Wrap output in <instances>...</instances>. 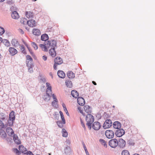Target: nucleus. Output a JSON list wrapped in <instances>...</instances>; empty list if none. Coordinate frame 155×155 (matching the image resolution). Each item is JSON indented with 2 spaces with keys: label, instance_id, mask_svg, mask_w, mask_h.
<instances>
[{
  "label": "nucleus",
  "instance_id": "obj_1",
  "mask_svg": "<svg viewBox=\"0 0 155 155\" xmlns=\"http://www.w3.org/2000/svg\"><path fill=\"white\" fill-rule=\"evenodd\" d=\"M94 117L91 114H88L86 117V120L87 121V125L90 129L91 128V124L94 122Z\"/></svg>",
  "mask_w": 155,
  "mask_h": 155
},
{
  "label": "nucleus",
  "instance_id": "obj_2",
  "mask_svg": "<svg viewBox=\"0 0 155 155\" xmlns=\"http://www.w3.org/2000/svg\"><path fill=\"white\" fill-rule=\"evenodd\" d=\"M15 112L13 111H12L10 113L9 116V119L8 120V124L10 126H12L14 121L15 120Z\"/></svg>",
  "mask_w": 155,
  "mask_h": 155
},
{
  "label": "nucleus",
  "instance_id": "obj_3",
  "mask_svg": "<svg viewBox=\"0 0 155 155\" xmlns=\"http://www.w3.org/2000/svg\"><path fill=\"white\" fill-rule=\"evenodd\" d=\"M118 140L116 139L110 140L109 142V145L111 147L115 148L118 146Z\"/></svg>",
  "mask_w": 155,
  "mask_h": 155
},
{
  "label": "nucleus",
  "instance_id": "obj_4",
  "mask_svg": "<svg viewBox=\"0 0 155 155\" xmlns=\"http://www.w3.org/2000/svg\"><path fill=\"white\" fill-rule=\"evenodd\" d=\"M112 125V122L110 120H107L104 122L103 127L104 129H107L110 127Z\"/></svg>",
  "mask_w": 155,
  "mask_h": 155
},
{
  "label": "nucleus",
  "instance_id": "obj_5",
  "mask_svg": "<svg viewBox=\"0 0 155 155\" xmlns=\"http://www.w3.org/2000/svg\"><path fill=\"white\" fill-rule=\"evenodd\" d=\"M105 134L106 137L109 139L113 138L114 135V132L110 130H107L105 132Z\"/></svg>",
  "mask_w": 155,
  "mask_h": 155
},
{
  "label": "nucleus",
  "instance_id": "obj_6",
  "mask_svg": "<svg viewBox=\"0 0 155 155\" xmlns=\"http://www.w3.org/2000/svg\"><path fill=\"white\" fill-rule=\"evenodd\" d=\"M101 127V124L97 121L94 122L92 126V128L96 130H98Z\"/></svg>",
  "mask_w": 155,
  "mask_h": 155
},
{
  "label": "nucleus",
  "instance_id": "obj_7",
  "mask_svg": "<svg viewBox=\"0 0 155 155\" xmlns=\"http://www.w3.org/2000/svg\"><path fill=\"white\" fill-rule=\"evenodd\" d=\"M47 44L48 45L49 48L50 47H51L53 48H54V47L56 46L57 42L55 40H51L50 41H48L47 42Z\"/></svg>",
  "mask_w": 155,
  "mask_h": 155
},
{
  "label": "nucleus",
  "instance_id": "obj_8",
  "mask_svg": "<svg viewBox=\"0 0 155 155\" xmlns=\"http://www.w3.org/2000/svg\"><path fill=\"white\" fill-rule=\"evenodd\" d=\"M118 142V146L120 148H123L126 146V141L122 138L120 139Z\"/></svg>",
  "mask_w": 155,
  "mask_h": 155
},
{
  "label": "nucleus",
  "instance_id": "obj_9",
  "mask_svg": "<svg viewBox=\"0 0 155 155\" xmlns=\"http://www.w3.org/2000/svg\"><path fill=\"white\" fill-rule=\"evenodd\" d=\"M47 43L46 42L45 44H40L39 46L42 50L44 51H47L48 50V48H49L48 45H47Z\"/></svg>",
  "mask_w": 155,
  "mask_h": 155
},
{
  "label": "nucleus",
  "instance_id": "obj_10",
  "mask_svg": "<svg viewBox=\"0 0 155 155\" xmlns=\"http://www.w3.org/2000/svg\"><path fill=\"white\" fill-rule=\"evenodd\" d=\"M124 133L125 131L123 129H120L117 130L115 133L116 136L118 137H121Z\"/></svg>",
  "mask_w": 155,
  "mask_h": 155
},
{
  "label": "nucleus",
  "instance_id": "obj_11",
  "mask_svg": "<svg viewBox=\"0 0 155 155\" xmlns=\"http://www.w3.org/2000/svg\"><path fill=\"white\" fill-rule=\"evenodd\" d=\"M77 102L79 105L82 106L84 105L85 104V101L84 99L81 97L78 98Z\"/></svg>",
  "mask_w": 155,
  "mask_h": 155
},
{
  "label": "nucleus",
  "instance_id": "obj_12",
  "mask_svg": "<svg viewBox=\"0 0 155 155\" xmlns=\"http://www.w3.org/2000/svg\"><path fill=\"white\" fill-rule=\"evenodd\" d=\"M8 51L10 54L12 56L14 55L18 52L17 50L14 48L10 47Z\"/></svg>",
  "mask_w": 155,
  "mask_h": 155
},
{
  "label": "nucleus",
  "instance_id": "obj_13",
  "mask_svg": "<svg viewBox=\"0 0 155 155\" xmlns=\"http://www.w3.org/2000/svg\"><path fill=\"white\" fill-rule=\"evenodd\" d=\"M27 23L29 26L33 27L35 26L36 22L34 20L32 19L27 21Z\"/></svg>",
  "mask_w": 155,
  "mask_h": 155
},
{
  "label": "nucleus",
  "instance_id": "obj_14",
  "mask_svg": "<svg viewBox=\"0 0 155 155\" xmlns=\"http://www.w3.org/2000/svg\"><path fill=\"white\" fill-rule=\"evenodd\" d=\"M114 127L116 129H119L121 127V124L118 121L114 122L113 124Z\"/></svg>",
  "mask_w": 155,
  "mask_h": 155
},
{
  "label": "nucleus",
  "instance_id": "obj_15",
  "mask_svg": "<svg viewBox=\"0 0 155 155\" xmlns=\"http://www.w3.org/2000/svg\"><path fill=\"white\" fill-rule=\"evenodd\" d=\"M46 85L47 87V89L46 90V93L49 94L51 92V87L49 83H46Z\"/></svg>",
  "mask_w": 155,
  "mask_h": 155
},
{
  "label": "nucleus",
  "instance_id": "obj_16",
  "mask_svg": "<svg viewBox=\"0 0 155 155\" xmlns=\"http://www.w3.org/2000/svg\"><path fill=\"white\" fill-rule=\"evenodd\" d=\"M11 16L12 18L14 19H17L19 18L18 14L16 11L13 12Z\"/></svg>",
  "mask_w": 155,
  "mask_h": 155
},
{
  "label": "nucleus",
  "instance_id": "obj_17",
  "mask_svg": "<svg viewBox=\"0 0 155 155\" xmlns=\"http://www.w3.org/2000/svg\"><path fill=\"white\" fill-rule=\"evenodd\" d=\"M58 77L61 78H64L65 76V74L64 72L61 70H59L57 72Z\"/></svg>",
  "mask_w": 155,
  "mask_h": 155
},
{
  "label": "nucleus",
  "instance_id": "obj_18",
  "mask_svg": "<svg viewBox=\"0 0 155 155\" xmlns=\"http://www.w3.org/2000/svg\"><path fill=\"white\" fill-rule=\"evenodd\" d=\"M32 33L33 35L36 36H39L41 34V32L40 30L36 28H34L33 29Z\"/></svg>",
  "mask_w": 155,
  "mask_h": 155
},
{
  "label": "nucleus",
  "instance_id": "obj_19",
  "mask_svg": "<svg viewBox=\"0 0 155 155\" xmlns=\"http://www.w3.org/2000/svg\"><path fill=\"white\" fill-rule=\"evenodd\" d=\"M25 15L26 17L28 18H31L33 17V13L30 11H26L25 13Z\"/></svg>",
  "mask_w": 155,
  "mask_h": 155
},
{
  "label": "nucleus",
  "instance_id": "obj_20",
  "mask_svg": "<svg viewBox=\"0 0 155 155\" xmlns=\"http://www.w3.org/2000/svg\"><path fill=\"white\" fill-rule=\"evenodd\" d=\"M19 149L20 152L24 154H26L28 152L26 148L22 145L19 146Z\"/></svg>",
  "mask_w": 155,
  "mask_h": 155
},
{
  "label": "nucleus",
  "instance_id": "obj_21",
  "mask_svg": "<svg viewBox=\"0 0 155 155\" xmlns=\"http://www.w3.org/2000/svg\"><path fill=\"white\" fill-rule=\"evenodd\" d=\"M6 132L9 136H12L14 132L12 129L10 127H8L6 129Z\"/></svg>",
  "mask_w": 155,
  "mask_h": 155
},
{
  "label": "nucleus",
  "instance_id": "obj_22",
  "mask_svg": "<svg viewBox=\"0 0 155 155\" xmlns=\"http://www.w3.org/2000/svg\"><path fill=\"white\" fill-rule=\"evenodd\" d=\"M49 53L52 57H54L56 55L54 48L50 49L49 51Z\"/></svg>",
  "mask_w": 155,
  "mask_h": 155
},
{
  "label": "nucleus",
  "instance_id": "obj_23",
  "mask_svg": "<svg viewBox=\"0 0 155 155\" xmlns=\"http://www.w3.org/2000/svg\"><path fill=\"white\" fill-rule=\"evenodd\" d=\"M54 62L59 65L63 63V61L60 57H57L54 59Z\"/></svg>",
  "mask_w": 155,
  "mask_h": 155
},
{
  "label": "nucleus",
  "instance_id": "obj_24",
  "mask_svg": "<svg viewBox=\"0 0 155 155\" xmlns=\"http://www.w3.org/2000/svg\"><path fill=\"white\" fill-rule=\"evenodd\" d=\"M13 140L16 143L18 144H20L21 141L20 140H19L17 135H14L13 136Z\"/></svg>",
  "mask_w": 155,
  "mask_h": 155
},
{
  "label": "nucleus",
  "instance_id": "obj_25",
  "mask_svg": "<svg viewBox=\"0 0 155 155\" xmlns=\"http://www.w3.org/2000/svg\"><path fill=\"white\" fill-rule=\"evenodd\" d=\"M71 94L72 96L76 98H77L79 96L78 92L75 90H73L71 92Z\"/></svg>",
  "mask_w": 155,
  "mask_h": 155
},
{
  "label": "nucleus",
  "instance_id": "obj_26",
  "mask_svg": "<svg viewBox=\"0 0 155 155\" xmlns=\"http://www.w3.org/2000/svg\"><path fill=\"white\" fill-rule=\"evenodd\" d=\"M84 109L85 112L88 114L91 113V110L89 106L86 105L84 106Z\"/></svg>",
  "mask_w": 155,
  "mask_h": 155
},
{
  "label": "nucleus",
  "instance_id": "obj_27",
  "mask_svg": "<svg viewBox=\"0 0 155 155\" xmlns=\"http://www.w3.org/2000/svg\"><path fill=\"white\" fill-rule=\"evenodd\" d=\"M48 36L47 34H44L41 36V40L43 41H46L48 39Z\"/></svg>",
  "mask_w": 155,
  "mask_h": 155
},
{
  "label": "nucleus",
  "instance_id": "obj_28",
  "mask_svg": "<svg viewBox=\"0 0 155 155\" xmlns=\"http://www.w3.org/2000/svg\"><path fill=\"white\" fill-rule=\"evenodd\" d=\"M43 99L45 101H48L50 99L49 94L46 93L42 97Z\"/></svg>",
  "mask_w": 155,
  "mask_h": 155
},
{
  "label": "nucleus",
  "instance_id": "obj_29",
  "mask_svg": "<svg viewBox=\"0 0 155 155\" xmlns=\"http://www.w3.org/2000/svg\"><path fill=\"white\" fill-rule=\"evenodd\" d=\"M67 76L69 78L71 79H73L75 77L74 74L73 72L70 71H69L68 72Z\"/></svg>",
  "mask_w": 155,
  "mask_h": 155
},
{
  "label": "nucleus",
  "instance_id": "obj_30",
  "mask_svg": "<svg viewBox=\"0 0 155 155\" xmlns=\"http://www.w3.org/2000/svg\"><path fill=\"white\" fill-rule=\"evenodd\" d=\"M65 83L66 86L69 87H71L72 86V83L71 81L69 80H67L66 81Z\"/></svg>",
  "mask_w": 155,
  "mask_h": 155
},
{
  "label": "nucleus",
  "instance_id": "obj_31",
  "mask_svg": "<svg viewBox=\"0 0 155 155\" xmlns=\"http://www.w3.org/2000/svg\"><path fill=\"white\" fill-rule=\"evenodd\" d=\"M2 41H3V43L7 47L9 46L10 45V43L7 40L4 39L3 40H2Z\"/></svg>",
  "mask_w": 155,
  "mask_h": 155
},
{
  "label": "nucleus",
  "instance_id": "obj_32",
  "mask_svg": "<svg viewBox=\"0 0 155 155\" xmlns=\"http://www.w3.org/2000/svg\"><path fill=\"white\" fill-rule=\"evenodd\" d=\"M59 113L60 114L61 118L62 120V121L63 122V123L65 124V120L63 113L62 112V111H59Z\"/></svg>",
  "mask_w": 155,
  "mask_h": 155
},
{
  "label": "nucleus",
  "instance_id": "obj_33",
  "mask_svg": "<svg viewBox=\"0 0 155 155\" xmlns=\"http://www.w3.org/2000/svg\"><path fill=\"white\" fill-rule=\"evenodd\" d=\"M62 136L63 137H67L68 136V133L67 131L64 129H62Z\"/></svg>",
  "mask_w": 155,
  "mask_h": 155
},
{
  "label": "nucleus",
  "instance_id": "obj_34",
  "mask_svg": "<svg viewBox=\"0 0 155 155\" xmlns=\"http://www.w3.org/2000/svg\"><path fill=\"white\" fill-rule=\"evenodd\" d=\"M56 123L58 126L60 128L62 127L63 126V124H65L63 123V121H58Z\"/></svg>",
  "mask_w": 155,
  "mask_h": 155
},
{
  "label": "nucleus",
  "instance_id": "obj_35",
  "mask_svg": "<svg viewBox=\"0 0 155 155\" xmlns=\"http://www.w3.org/2000/svg\"><path fill=\"white\" fill-rule=\"evenodd\" d=\"M26 64L28 67H31V66H33V61H26Z\"/></svg>",
  "mask_w": 155,
  "mask_h": 155
},
{
  "label": "nucleus",
  "instance_id": "obj_36",
  "mask_svg": "<svg viewBox=\"0 0 155 155\" xmlns=\"http://www.w3.org/2000/svg\"><path fill=\"white\" fill-rule=\"evenodd\" d=\"M100 141L101 143L104 147H107V144L105 141L103 139H101L100 140Z\"/></svg>",
  "mask_w": 155,
  "mask_h": 155
},
{
  "label": "nucleus",
  "instance_id": "obj_37",
  "mask_svg": "<svg viewBox=\"0 0 155 155\" xmlns=\"http://www.w3.org/2000/svg\"><path fill=\"white\" fill-rule=\"evenodd\" d=\"M122 155H130L129 152L126 150H124L122 151L121 153Z\"/></svg>",
  "mask_w": 155,
  "mask_h": 155
},
{
  "label": "nucleus",
  "instance_id": "obj_38",
  "mask_svg": "<svg viewBox=\"0 0 155 155\" xmlns=\"http://www.w3.org/2000/svg\"><path fill=\"white\" fill-rule=\"evenodd\" d=\"M21 50V52L24 54H26V53L25 49V48L23 45H21L20 48Z\"/></svg>",
  "mask_w": 155,
  "mask_h": 155
},
{
  "label": "nucleus",
  "instance_id": "obj_39",
  "mask_svg": "<svg viewBox=\"0 0 155 155\" xmlns=\"http://www.w3.org/2000/svg\"><path fill=\"white\" fill-rule=\"evenodd\" d=\"M0 134H1L0 135L2 134L1 136L3 138H5L6 137V133L4 131H2L0 133Z\"/></svg>",
  "mask_w": 155,
  "mask_h": 155
},
{
  "label": "nucleus",
  "instance_id": "obj_40",
  "mask_svg": "<svg viewBox=\"0 0 155 155\" xmlns=\"http://www.w3.org/2000/svg\"><path fill=\"white\" fill-rule=\"evenodd\" d=\"M6 116L5 114L1 113H0V118L2 120H4L5 119Z\"/></svg>",
  "mask_w": 155,
  "mask_h": 155
},
{
  "label": "nucleus",
  "instance_id": "obj_41",
  "mask_svg": "<svg viewBox=\"0 0 155 155\" xmlns=\"http://www.w3.org/2000/svg\"><path fill=\"white\" fill-rule=\"evenodd\" d=\"M26 61H33V59L31 57L28 55L26 56Z\"/></svg>",
  "mask_w": 155,
  "mask_h": 155
},
{
  "label": "nucleus",
  "instance_id": "obj_42",
  "mask_svg": "<svg viewBox=\"0 0 155 155\" xmlns=\"http://www.w3.org/2000/svg\"><path fill=\"white\" fill-rule=\"evenodd\" d=\"M27 21V19L25 18H22L21 19L20 22L21 24L24 25L26 23Z\"/></svg>",
  "mask_w": 155,
  "mask_h": 155
},
{
  "label": "nucleus",
  "instance_id": "obj_43",
  "mask_svg": "<svg viewBox=\"0 0 155 155\" xmlns=\"http://www.w3.org/2000/svg\"><path fill=\"white\" fill-rule=\"evenodd\" d=\"M58 102V100H54L52 102V105L53 106L55 107H58L57 102Z\"/></svg>",
  "mask_w": 155,
  "mask_h": 155
},
{
  "label": "nucleus",
  "instance_id": "obj_44",
  "mask_svg": "<svg viewBox=\"0 0 155 155\" xmlns=\"http://www.w3.org/2000/svg\"><path fill=\"white\" fill-rule=\"evenodd\" d=\"M31 45L35 50H37L38 49V46L36 43L35 42H32Z\"/></svg>",
  "mask_w": 155,
  "mask_h": 155
},
{
  "label": "nucleus",
  "instance_id": "obj_45",
  "mask_svg": "<svg viewBox=\"0 0 155 155\" xmlns=\"http://www.w3.org/2000/svg\"><path fill=\"white\" fill-rule=\"evenodd\" d=\"M5 127V125L3 123L1 120H0V130L3 129Z\"/></svg>",
  "mask_w": 155,
  "mask_h": 155
},
{
  "label": "nucleus",
  "instance_id": "obj_46",
  "mask_svg": "<svg viewBox=\"0 0 155 155\" xmlns=\"http://www.w3.org/2000/svg\"><path fill=\"white\" fill-rule=\"evenodd\" d=\"M78 109L79 110V111H80V113L82 114L84 116H85V115L83 113V110H82V108L81 107H78Z\"/></svg>",
  "mask_w": 155,
  "mask_h": 155
},
{
  "label": "nucleus",
  "instance_id": "obj_47",
  "mask_svg": "<svg viewBox=\"0 0 155 155\" xmlns=\"http://www.w3.org/2000/svg\"><path fill=\"white\" fill-rule=\"evenodd\" d=\"M5 32L4 29L2 27H0V34H3Z\"/></svg>",
  "mask_w": 155,
  "mask_h": 155
},
{
  "label": "nucleus",
  "instance_id": "obj_48",
  "mask_svg": "<svg viewBox=\"0 0 155 155\" xmlns=\"http://www.w3.org/2000/svg\"><path fill=\"white\" fill-rule=\"evenodd\" d=\"M13 151L14 152L16 153V154H18V155L19 154L20 152L17 149H13Z\"/></svg>",
  "mask_w": 155,
  "mask_h": 155
},
{
  "label": "nucleus",
  "instance_id": "obj_49",
  "mask_svg": "<svg viewBox=\"0 0 155 155\" xmlns=\"http://www.w3.org/2000/svg\"><path fill=\"white\" fill-rule=\"evenodd\" d=\"M33 66H31V67H28V71L29 72L31 73L33 72Z\"/></svg>",
  "mask_w": 155,
  "mask_h": 155
},
{
  "label": "nucleus",
  "instance_id": "obj_50",
  "mask_svg": "<svg viewBox=\"0 0 155 155\" xmlns=\"http://www.w3.org/2000/svg\"><path fill=\"white\" fill-rule=\"evenodd\" d=\"M18 31L21 34H24V31L23 30L21 29H19L18 30Z\"/></svg>",
  "mask_w": 155,
  "mask_h": 155
},
{
  "label": "nucleus",
  "instance_id": "obj_51",
  "mask_svg": "<svg viewBox=\"0 0 155 155\" xmlns=\"http://www.w3.org/2000/svg\"><path fill=\"white\" fill-rule=\"evenodd\" d=\"M52 97L53 99L54 100H57V99L56 98V96L54 94H52Z\"/></svg>",
  "mask_w": 155,
  "mask_h": 155
},
{
  "label": "nucleus",
  "instance_id": "obj_52",
  "mask_svg": "<svg viewBox=\"0 0 155 155\" xmlns=\"http://www.w3.org/2000/svg\"><path fill=\"white\" fill-rule=\"evenodd\" d=\"M64 108H65L64 109V110L65 111L66 113L68 115H69V114L68 112V111L67 110L66 107H65Z\"/></svg>",
  "mask_w": 155,
  "mask_h": 155
},
{
  "label": "nucleus",
  "instance_id": "obj_53",
  "mask_svg": "<svg viewBox=\"0 0 155 155\" xmlns=\"http://www.w3.org/2000/svg\"><path fill=\"white\" fill-rule=\"evenodd\" d=\"M26 154V155H34L33 153L30 151L28 152Z\"/></svg>",
  "mask_w": 155,
  "mask_h": 155
},
{
  "label": "nucleus",
  "instance_id": "obj_54",
  "mask_svg": "<svg viewBox=\"0 0 155 155\" xmlns=\"http://www.w3.org/2000/svg\"><path fill=\"white\" fill-rule=\"evenodd\" d=\"M12 0H9L7 2V3L8 4L11 5V4H12Z\"/></svg>",
  "mask_w": 155,
  "mask_h": 155
},
{
  "label": "nucleus",
  "instance_id": "obj_55",
  "mask_svg": "<svg viewBox=\"0 0 155 155\" xmlns=\"http://www.w3.org/2000/svg\"><path fill=\"white\" fill-rule=\"evenodd\" d=\"M57 65H58V64L57 63H56L55 62L53 67L54 68L55 70L57 69Z\"/></svg>",
  "mask_w": 155,
  "mask_h": 155
},
{
  "label": "nucleus",
  "instance_id": "obj_56",
  "mask_svg": "<svg viewBox=\"0 0 155 155\" xmlns=\"http://www.w3.org/2000/svg\"><path fill=\"white\" fill-rule=\"evenodd\" d=\"M42 59L44 61H46L47 59V57L45 55H44L42 56Z\"/></svg>",
  "mask_w": 155,
  "mask_h": 155
},
{
  "label": "nucleus",
  "instance_id": "obj_57",
  "mask_svg": "<svg viewBox=\"0 0 155 155\" xmlns=\"http://www.w3.org/2000/svg\"><path fill=\"white\" fill-rule=\"evenodd\" d=\"M27 48H28V50H29V51L30 52L31 54H32V51L31 50L30 48L29 47L28 45H27Z\"/></svg>",
  "mask_w": 155,
  "mask_h": 155
},
{
  "label": "nucleus",
  "instance_id": "obj_58",
  "mask_svg": "<svg viewBox=\"0 0 155 155\" xmlns=\"http://www.w3.org/2000/svg\"><path fill=\"white\" fill-rule=\"evenodd\" d=\"M82 124V126L83 127V128H84V129H85V125L84 124V123H82V124Z\"/></svg>",
  "mask_w": 155,
  "mask_h": 155
},
{
  "label": "nucleus",
  "instance_id": "obj_59",
  "mask_svg": "<svg viewBox=\"0 0 155 155\" xmlns=\"http://www.w3.org/2000/svg\"><path fill=\"white\" fill-rule=\"evenodd\" d=\"M17 42V41L15 40H13L12 41V44H14L13 43L14 42Z\"/></svg>",
  "mask_w": 155,
  "mask_h": 155
},
{
  "label": "nucleus",
  "instance_id": "obj_60",
  "mask_svg": "<svg viewBox=\"0 0 155 155\" xmlns=\"http://www.w3.org/2000/svg\"><path fill=\"white\" fill-rule=\"evenodd\" d=\"M62 106H63V107L64 108V109L65 108H64L65 107H66V106H65V104H63Z\"/></svg>",
  "mask_w": 155,
  "mask_h": 155
},
{
  "label": "nucleus",
  "instance_id": "obj_61",
  "mask_svg": "<svg viewBox=\"0 0 155 155\" xmlns=\"http://www.w3.org/2000/svg\"><path fill=\"white\" fill-rule=\"evenodd\" d=\"M92 83L94 85H96V83L94 81H92Z\"/></svg>",
  "mask_w": 155,
  "mask_h": 155
},
{
  "label": "nucleus",
  "instance_id": "obj_62",
  "mask_svg": "<svg viewBox=\"0 0 155 155\" xmlns=\"http://www.w3.org/2000/svg\"><path fill=\"white\" fill-rule=\"evenodd\" d=\"M86 152V153L87 155H89V153L88 152L87 150V151H85Z\"/></svg>",
  "mask_w": 155,
  "mask_h": 155
},
{
  "label": "nucleus",
  "instance_id": "obj_63",
  "mask_svg": "<svg viewBox=\"0 0 155 155\" xmlns=\"http://www.w3.org/2000/svg\"><path fill=\"white\" fill-rule=\"evenodd\" d=\"M84 150L85 151H87V149L86 147H84Z\"/></svg>",
  "mask_w": 155,
  "mask_h": 155
},
{
  "label": "nucleus",
  "instance_id": "obj_64",
  "mask_svg": "<svg viewBox=\"0 0 155 155\" xmlns=\"http://www.w3.org/2000/svg\"><path fill=\"white\" fill-rule=\"evenodd\" d=\"M23 43L26 46H27V45L26 44V43L25 42H24V41H23Z\"/></svg>",
  "mask_w": 155,
  "mask_h": 155
}]
</instances>
